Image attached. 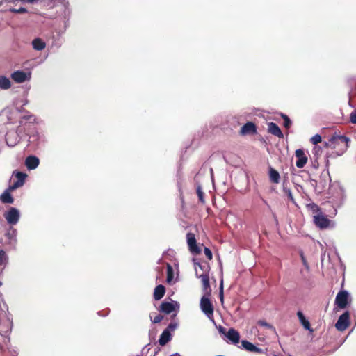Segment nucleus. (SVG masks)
<instances>
[{
	"mask_svg": "<svg viewBox=\"0 0 356 356\" xmlns=\"http://www.w3.org/2000/svg\"><path fill=\"white\" fill-rule=\"evenodd\" d=\"M349 141L345 135H332L323 145L325 147L333 149L337 156H341L347 150Z\"/></svg>",
	"mask_w": 356,
	"mask_h": 356,
	"instance_id": "1",
	"label": "nucleus"
},
{
	"mask_svg": "<svg viewBox=\"0 0 356 356\" xmlns=\"http://www.w3.org/2000/svg\"><path fill=\"white\" fill-rule=\"evenodd\" d=\"M13 321L7 304L0 299V334L6 335L11 332Z\"/></svg>",
	"mask_w": 356,
	"mask_h": 356,
	"instance_id": "2",
	"label": "nucleus"
},
{
	"mask_svg": "<svg viewBox=\"0 0 356 356\" xmlns=\"http://www.w3.org/2000/svg\"><path fill=\"white\" fill-rule=\"evenodd\" d=\"M200 308L203 313L212 321L213 319V306L208 297L203 296L200 300Z\"/></svg>",
	"mask_w": 356,
	"mask_h": 356,
	"instance_id": "3",
	"label": "nucleus"
},
{
	"mask_svg": "<svg viewBox=\"0 0 356 356\" xmlns=\"http://www.w3.org/2000/svg\"><path fill=\"white\" fill-rule=\"evenodd\" d=\"M350 325V312L348 311L342 314L335 324V327L339 331L346 330Z\"/></svg>",
	"mask_w": 356,
	"mask_h": 356,
	"instance_id": "4",
	"label": "nucleus"
},
{
	"mask_svg": "<svg viewBox=\"0 0 356 356\" xmlns=\"http://www.w3.org/2000/svg\"><path fill=\"white\" fill-rule=\"evenodd\" d=\"M186 239L190 252L193 254H199L201 252V249L197 245L195 234L193 233H188L186 234Z\"/></svg>",
	"mask_w": 356,
	"mask_h": 356,
	"instance_id": "5",
	"label": "nucleus"
},
{
	"mask_svg": "<svg viewBox=\"0 0 356 356\" xmlns=\"http://www.w3.org/2000/svg\"><path fill=\"white\" fill-rule=\"evenodd\" d=\"M11 79L17 83H22L31 79V74L21 70L15 71L11 74Z\"/></svg>",
	"mask_w": 356,
	"mask_h": 356,
	"instance_id": "6",
	"label": "nucleus"
},
{
	"mask_svg": "<svg viewBox=\"0 0 356 356\" xmlns=\"http://www.w3.org/2000/svg\"><path fill=\"white\" fill-rule=\"evenodd\" d=\"M348 293L346 291H339L335 298V304L340 308L344 309L348 305Z\"/></svg>",
	"mask_w": 356,
	"mask_h": 356,
	"instance_id": "7",
	"label": "nucleus"
},
{
	"mask_svg": "<svg viewBox=\"0 0 356 356\" xmlns=\"http://www.w3.org/2000/svg\"><path fill=\"white\" fill-rule=\"evenodd\" d=\"M176 307L179 308V304L177 302H163L160 307L159 311L165 314H170L176 311Z\"/></svg>",
	"mask_w": 356,
	"mask_h": 356,
	"instance_id": "8",
	"label": "nucleus"
},
{
	"mask_svg": "<svg viewBox=\"0 0 356 356\" xmlns=\"http://www.w3.org/2000/svg\"><path fill=\"white\" fill-rule=\"evenodd\" d=\"M13 175L15 176L17 180L10 186V190H15L22 186L25 182V179L27 177L26 173L19 171H14Z\"/></svg>",
	"mask_w": 356,
	"mask_h": 356,
	"instance_id": "9",
	"label": "nucleus"
},
{
	"mask_svg": "<svg viewBox=\"0 0 356 356\" xmlns=\"http://www.w3.org/2000/svg\"><path fill=\"white\" fill-rule=\"evenodd\" d=\"M4 216L9 224L15 225L19 220V213L16 208L11 207Z\"/></svg>",
	"mask_w": 356,
	"mask_h": 356,
	"instance_id": "10",
	"label": "nucleus"
},
{
	"mask_svg": "<svg viewBox=\"0 0 356 356\" xmlns=\"http://www.w3.org/2000/svg\"><path fill=\"white\" fill-rule=\"evenodd\" d=\"M295 156L297 158L296 165L298 168H303L307 163L308 158L305 154V152L302 149H296L295 152Z\"/></svg>",
	"mask_w": 356,
	"mask_h": 356,
	"instance_id": "11",
	"label": "nucleus"
},
{
	"mask_svg": "<svg viewBox=\"0 0 356 356\" xmlns=\"http://www.w3.org/2000/svg\"><path fill=\"white\" fill-rule=\"evenodd\" d=\"M224 331L225 329L220 327V332L224 333L232 343L236 344L239 342L240 334L237 330L234 328H230L227 333H225Z\"/></svg>",
	"mask_w": 356,
	"mask_h": 356,
	"instance_id": "12",
	"label": "nucleus"
},
{
	"mask_svg": "<svg viewBox=\"0 0 356 356\" xmlns=\"http://www.w3.org/2000/svg\"><path fill=\"white\" fill-rule=\"evenodd\" d=\"M314 222L318 227L325 229L330 225V220L325 216L318 214L314 216Z\"/></svg>",
	"mask_w": 356,
	"mask_h": 356,
	"instance_id": "13",
	"label": "nucleus"
},
{
	"mask_svg": "<svg viewBox=\"0 0 356 356\" xmlns=\"http://www.w3.org/2000/svg\"><path fill=\"white\" fill-rule=\"evenodd\" d=\"M196 276L201 279V282L202 283L203 290L206 293L210 295L211 287L209 283V276L208 273H202L201 275H198L197 271H196Z\"/></svg>",
	"mask_w": 356,
	"mask_h": 356,
	"instance_id": "14",
	"label": "nucleus"
},
{
	"mask_svg": "<svg viewBox=\"0 0 356 356\" xmlns=\"http://www.w3.org/2000/svg\"><path fill=\"white\" fill-rule=\"evenodd\" d=\"M196 276L201 279V282L202 283L203 290L206 293L210 295L211 287L209 283V276L208 273H202L201 275H198L197 271H196Z\"/></svg>",
	"mask_w": 356,
	"mask_h": 356,
	"instance_id": "15",
	"label": "nucleus"
},
{
	"mask_svg": "<svg viewBox=\"0 0 356 356\" xmlns=\"http://www.w3.org/2000/svg\"><path fill=\"white\" fill-rule=\"evenodd\" d=\"M240 134H257V126L252 122H248L241 128Z\"/></svg>",
	"mask_w": 356,
	"mask_h": 356,
	"instance_id": "16",
	"label": "nucleus"
},
{
	"mask_svg": "<svg viewBox=\"0 0 356 356\" xmlns=\"http://www.w3.org/2000/svg\"><path fill=\"white\" fill-rule=\"evenodd\" d=\"M39 159L35 156H29L25 161L26 166L29 170L35 169L39 165Z\"/></svg>",
	"mask_w": 356,
	"mask_h": 356,
	"instance_id": "17",
	"label": "nucleus"
},
{
	"mask_svg": "<svg viewBox=\"0 0 356 356\" xmlns=\"http://www.w3.org/2000/svg\"><path fill=\"white\" fill-rule=\"evenodd\" d=\"M241 346L245 350H246L248 351L257 353H262V350L261 348L257 347L256 346H254V344H252V343H250L246 340H243L241 341Z\"/></svg>",
	"mask_w": 356,
	"mask_h": 356,
	"instance_id": "18",
	"label": "nucleus"
},
{
	"mask_svg": "<svg viewBox=\"0 0 356 356\" xmlns=\"http://www.w3.org/2000/svg\"><path fill=\"white\" fill-rule=\"evenodd\" d=\"M14 190H10V186L1 195L0 200L5 204H13L14 199L10 195V192Z\"/></svg>",
	"mask_w": 356,
	"mask_h": 356,
	"instance_id": "19",
	"label": "nucleus"
},
{
	"mask_svg": "<svg viewBox=\"0 0 356 356\" xmlns=\"http://www.w3.org/2000/svg\"><path fill=\"white\" fill-rule=\"evenodd\" d=\"M297 316L302 325L305 330H309L310 332H313L314 330L311 328L310 323L307 319L305 317L303 313L301 311L297 312Z\"/></svg>",
	"mask_w": 356,
	"mask_h": 356,
	"instance_id": "20",
	"label": "nucleus"
},
{
	"mask_svg": "<svg viewBox=\"0 0 356 356\" xmlns=\"http://www.w3.org/2000/svg\"><path fill=\"white\" fill-rule=\"evenodd\" d=\"M165 293V287L162 285L159 284L156 286L154 291V298L155 300H161Z\"/></svg>",
	"mask_w": 356,
	"mask_h": 356,
	"instance_id": "21",
	"label": "nucleus"
},
{
	"mask_svg": "<svg viewBox=\"0 0 356 356\" xmlns=\"http://www.w3.org/2000/svg\"><path fill=\"white\" fill-rule=\"evenodd\" d=\"M5 140L10 147L15 146L19 142V135H5Z\"/></svg>",
	"mask_w": 356,
	"mask_h": 356,
	"instance_id": "22",
	"label": "nucleus"
},
{
	"mask_svg": "<svg viewBox=\"0 0 356 356\" xmlns=\"http://www.w3.org/2000/svg\"><path fill=\"white\" fill-rule=\"evenodd\" d=\"M171 339V334L168 330H165L160 336L159 343L161 346H165Z\"/></svg>",
	"mask_w": 356,
	"mask_h": 356,
	"instance_id": "23",
	"label": "nucleus"
},
{
	"mask_svg": "<svg viewBox=\"0 0 356 356\" xmlns=\"http://www.w3.org/2000/svg\"><path fill=\"white\" fill-rule=\"evenodd\" d=\"M269 178L271 182L275 184L279 183L280 180L279 172L272 167L269 168Z\"/></svg>",
	"mask_w": 356,
	"mask_h": 356,
	"instance_id": "24",
	"label": "nucleus"
},
{
	"mask_svg": "<svg viewBox=\"0 0 356 356\" xmlns=\"http://www.w3.org/2000/svg\"><path fill=\"white\" fill-rule=\"evenodd\" d=\"M268 134H282L277 124L274 122H266Z\"/></svg>",
	"mask_w": 356,
	"mask_h": 356,
	"instance_id": "25",
	"label": "nucleus"
},
{
	"mask_svg": "<svg viewBox=\"0 0 356 356\" xmlns=\"http://www.w3.org/2000/svg\"><path fill=\"white\" fill-rule=\"evenodd\" d=\"M32 45L34 49L41 51L46 47V44L40 38H35L32 41Z\"/></svg>",
	"mask_w": 356,
	"mask_h": 356,
	"instance_id": "26",
	"label": "nucleus"
},
{
	"mask_svg": "<svg viewBox=\"0 0 356 356\" xmlns=\"http://www.w3.org/2000/svg\"><path fill=\"white\" fill-rule=\"evenodd\" d=\"M11 87V82L8 78L5 76H0V88L8 90Z\"/></svg>",
	"mask_w": 356,
	"mask_h": 356,
	"instance_id": "27",
	"label": "nucleus"
},
{
	"mask_svg": "<svg viewBox=\"0 0 356 356\" xmlns=\"http://www.w3.org/2000/svg\"><path fill=\"white\" fill-rule=\"evenodd\" d=\"M196 193L198 196L199 201L202 204H204L205 203L204 193L203 192L202 188L200 184H198L196 187Z\"/></svg>",
	"mask_w": 356,
	"mask_h": 356,
	"instance_id": "28",
	"label": "nucleus"
},
{
	"mask_svg": "<svg viewBox=\"0 0 356 356\" xmlns=\"http://www.w3.org/2000/svg\"><path fill=\"white\" fill-rule=\"evenodd\" d=\"M8 261V256L6 252L0 248V265L6 264Z\"/></svg>",
	"mask_w": 356,
	"mask_h": 356,
	"instance_id": "29",
	"label": "nucleus"
},
{
	"mask_svg": "<svg viewBox=\"0 0 356 356\" xmlns=\"http://www.w3.org/2000/svg\"><path fill=\"white\" fill-rule=\"evenodd\" d=\"M281 116L282 118H283L284 120V122H283V125L284 127L288 129L290 128V127L291 126V120L289 119V118L285 115V114H281Z\"/></svg>",
	"mask_w": 356,
	"mask_h": 356,
	"instance_id": "30",
	"label": "nucleus"
},
{
	"mask_svg": "<svg viewBox=\"0 0 356 356\" xmlns=\"http://www.w3.org/2000/svg\"><path fill=\"white\" fill-rule=\"evenodd\" d=\"M173 278V269L172 267L170 265H167V282H170Z\"/></svg>",
	"mask_w": 356,
	"mask_h": 356,
	"instance_id": "31",
	"label": "nucleus"
},
{
	"mask_svg": "<svg viewBox=\"0 0 356 356\" xmlns=\"http://www.w3.org/2000/svg\"><path fill=\"white\" fill-rule=\"evenodd\" d=\"M195 266H197L202 271L203 273H208L209 272V266L207 264H202L200 262H195Z\"/></svg>",
	"mask_w": 356,
	"mask_h": 356,
	"instance_id": "32",
	"label": "nucleus"
},
{
	"mask_svg": "<svg viewBox=\"0 0 356 356\" xmlns=\"http://www.w3.org/2000/svg\"><path fill=\"white\" fill-rule=\"evenodd\" d=\"M10 11L13 13H27V10L25 8L21 7L19 8H10Z\"/></svg>",
	"mask_w": 356,
	"mask_h": 356,
	"instance_id": "33",
	"label": "nucleus"
},
{
	"mask_svg": "<svg viewBox=\"0 0 356 356\" xmlns=\"http://www.w3.org/2000/svg\"><path fill=\"white\" fill-rule=\"evenodd\" d=\"M310 140L313 144L317 145L322 140L321 135H314L313 137H312Z\"/></svg>",
	"mask_w": 356,
	"mask_h": 356,
	"instance_id": "34",
	"label": "nucleus"
},
{
	"mask_svg": "<svg viewBox=\"0 0 356 356\" xmlns=\"http://www.w3.org/2000/svg\"><path fill=\"white\" fill-rule=\"evenodd\" d=\"M219 298H220V300L221 302V304H223V302H224V293H223V282H222V280L221 281L220 284Z\"/></svg>",
	"mask_w": 356,
	"mask_h": 356,
	"instance_id": "35",
	"label": "nucleus"
},
{
	"mask_svg": "<svg viewBox=\"0 0 356 356\" xmlns=\"http://www.w3.org/2000/svg\"><path fill=\"white\" fill-rule=\"evenodd\" d=\"M257 324L259 326L266 327V328H268V329L273 328V326L270 324H269L268 323H267L266 321H265L264 320H259L257 322Z\"/></svg>",
	"mask_w": 356,
	"mask_h": 356,
	"instance_id": "36",
	"label": "nucleus"
},
{
	"mask_svg": "<svg viewBox=\"0 0 356 356\" xmlns=\"http://www.w3.org/2000/svg\"><path fill=\"white\" fill-rule=\"evenodd\" d=\"M284 192L287 195L288 198L292 202H294V198L292 195V192L290 189H287L286 188H284Z\"/></svg>",
	"mask_w": 356,
	"mask_h": 356,
	"instance_id": "37",
	"label": "nucleus"
},
{
	"mask_svg": "<svg viewBox=\"0 0 356 356\" xmlns=\"http://www.w3.org/2000/svg\"><path fill=\"white\" fill-rule=\"evenodd\" d=\"M204 252L209 260H211L213 259V254L209 248L205 247L204 249Z\"/></svg>",
	"mask_w": 356,
	"mask_h": 356,
	"instance_id": "38",
	"label": "nucleus"
},
{
	"mask_svg": "<svg viewBox=\"0 0 356 356\" xmlns=\"http://www.w3.org/2000/svg\"><path fill=\"white\" fill-rule=\"evenodd\" d=\"M307 207H309L314 213H318L320 211V208L318 207V206L317 204H316L314 203L309 204H308Z\"/></svg>",
	"mask_w": 356,
	"mask_h": 356,
	"instance_id": "39",
	"label": "nucleus"
},
{
	"mask_svg": "<svg viewBox=\"0 0 356 356\" xmlns=\"http://www.w3.org/2000/svg\"><path fill=\"white\" fill-rule=\"evenodd\" d=\"M163 316L161 315V314H157L153 319L152 322L154 323H159L160 322L162 321V320L163 319Z\"/></svg>",
	"mask_w": 356,
	"mask_h": 356,
	"instance_id": "40",
	"label": "nucleus"
},
{
	"mask_svg": "<svg viewBox=\"0 0 356 356\" xmlns=\"http://www.w3.org/2000/svg\"><path fill=\"white\" fill-rule=\"evenodd\" d=\"M350 122L356 124V109H355L350 115Z\"/></svg>",
	"mask_w": 356,
	"mask_h": 356,
	"instance_id": "41",
	"label": "nucleus"
},
{
	"mask_svg": "<svg viewBox=\"0 0 356 356\" xmlns=\"http://www.w3.org/2000/svg\"><path fill=\"white\" fill-rule=\"evenodd\" d=\"M301 260L303 264V265L305 266V268L308 270L309 269V264L306 260V258L305 257L303 253L300 254Z\"/></svg>",
	"mask_w": 356,
	"mask_h": 356,
	"instance_id": "42",
	"label": "nucleus"
},
{
	"mask_svg": "<svg viewBox=\"0 0 356 356\" xmlns=\"http://www.w3.org/2000/svg\"><path fill=\"white\" fill-rule=\"evenodd\" d=\"M177 324L176 323H170L168 325L166 330H168L170 332L173 331L177 328Z\"/></svg>",
	"mask_w": 356,
	"mask_h": 356,
	"instance_id": "43",
	"label": "nucleus"
},
{
	"mask_svg": "<svg viewBox=\"0 0 356 356\" xmlns=\"http://www.w3.org/2000/svg\"><path fill=\"white\" fill-rule=\"evenodd\" d=\"M320 150H321V148L318 146H316L314 147V151L315 154H318V152H320Z\"/></svg>",
	"mask_w": 356,
	"mask_h": 356,
	"instance_id": "44",
	"label": "nucleus"
},
{
	"mask_svg": "<svg viewBox=\"0 0 356 356\" xmlns=\"http://www.w3.org/2000/svg\"><path fill=\"white\" fill-rule=\"evenodd\" d=\"M21 1L23 2L29 3H33L36 1H38V0H21Z\"/></svg>",
	"mask_w": 356,
	"mask_h": 356,
	"instance_id": "45",
	"label": "nucleus"
},
{
	"mask_svg": "<svg viewBox=\"0 0 356 356\" xmlns=\"http://www.w3.org/2000/svg\"><path fill=\"white\" fill-rule=\"evenodd\" d=\"M24 118L29 120H31L32 118H33V120H35L34 116H33V115H30L29 117H24Z\"/></svg>",
	"mask_w": 356,
	"mask_h": 356,
	"instance_id": "46",
	"label": "nucleus"
},
{
	"mask_svg": "<svg viewBox=\"0 0 356 356\" xmlns=\"http://www.w3.org/2000/svg\"><path fill=\"white\" fill-rule=\"evenodd\" d=\"M279 137H282L283 138L284 137V135L283 134H281V135H277Z\"/></svg>",
	"mask_w": 356,
	"mask_h": 356,
	"instance_id": "47",
	"label": "nucleus"
},
{
	"mask_svg": "<svg viewBox=\"0 0 356 356\" xmlns=\"http://www.w3.org/2000/svg\"><path fill=\"white\" fill-rule=\"evenodd\" d=\"M0 349H2V345L1 343H0Z\"/></svg>",
	"mask_w": 356,
	"mask_h": 356,
	"instance_id": "48",
	"label": "nucleus"
},
{
	"mask_svg": "<svg viewBox=\"0 0 356 356\" xmlns=\"http://www.w3.org/2000/svg\"><path fill=\"white\" fill-rule=\"evenodd\" d=\"M173 356H179L178 354L174 355Z\"/></svg>",
	"mask_w": 356,
	"mask_h": 356,
	"instance_id": "49",
	"label": "nucleus"
}]
</instances>
